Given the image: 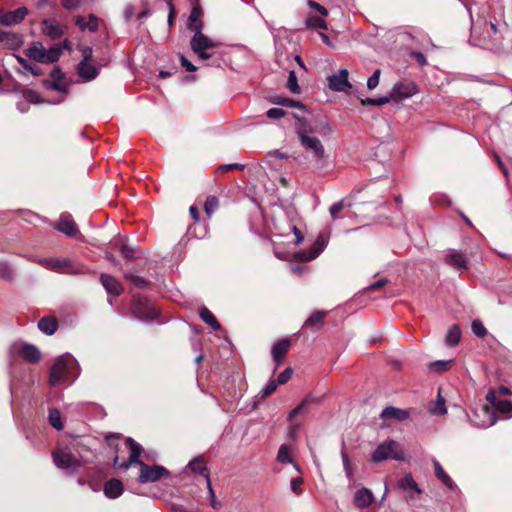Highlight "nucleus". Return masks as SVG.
I'll return each mask as SVG.
<instances>
[{
    "label": "nucleus",
    "instance_id": "nucleus-1",
    "mask_svg": "<svg viewBox=\"0 0 512 512\" xmlns=\"http://www.w3.org/2000/svg\"><path fill=\"white\" fill-rule=\"evenodd\" d=\"M126 445L130 449L129 459L121 464H119V458L116 456L114 458V466L127 470L131 465L137 464L140 467V474L138 477V481L140 483H149L156 482L164 477H168L170 472L163 466L160 465H147L143 461L139 459L143 449L140 444H138L134 439L128 437L126 439Z\"/></svg>",
    "mask_w": 512,
    "mask_h": 512
},
{
    "label": "nucleus",
    "instance_id": "nucleus-2",
    "mask_svg": "<svg viewBox=\"0 0 512 512\" xmlns=\"http://www.w3.org/2000/svg\"><path fill=\"white\" fill-rule=\"evenodd\" d=\"M80 375L77 360L69 353L59 356L50 369L49 383L56 386L62 383H72Z\"/></svg>",
    "mask_w": 512,
    "mask_h": 512
},
{
    "label": "nucleus",
    "instance_id": "nucleus-3",
    "mask_svg": "<svg viewBox=\"0 0 512 512\" xmlns=\"http://www.w3.org/2000/svg\"><path fill=\"white\" fill-rule=\"evenodd\" d=\"M37 263L47 270L56 273H65L71 275L84 274L87 268L83 265H75L70 258H39Z\"/></svg>",
    "mask_w": 512,
    "mask_h": 512
},
{
    "label": "nucleus",
    "instance_id": "nucleus-4",
    "mask_svg": "<svg viewBox=\"0 0 512 512\" xmlns=\"http://www.w3.org/2000/svg\"><path fill=\"white\" fill-rule=\"evenodd\" d=\"M404 450L398 442L386 440L380 443L371 454V461L380 463L385 460H403Z\"/></svg>",
    "mask_w": 512,
    "mask_h": 512
},
{
    "label": "nucleus",
    "instance_id": "nucleus-5",
    "mask_svg": "<svg viewBox=\"0 0 512 512\" xmlns=\"http://www.w3.org/2000/svg\"><path fill=\"white\" fill-rule=\"evenodd\" d=\"M62 53L60 46H53L46 50L42 43L33 42L30 47L25 50L28 58L39 63H54L58 61Z\"/></svg>",
    "mask_w": 512,
    "mask_h": 512
},
{
    "label": "nucleus",
    "instance_id": "nucleus-6",
    "mask_svg": "<svg viewBox=\"0 0 512 512\" xmlns=\"http://www.w3.org/2000/svg\"><path fill=\"white\" fill-rule=\"evenodd\" d=\"M192 51L200 60H208L213 56L211 49L218 47V43L200 31H196L190 41Z\"/></svg>",
    "mask_w": 512,
    "mask_h": 512
},
{
    "label": "nucleus",
    "instance_id": "nucleus-7",
    "mask_svg": "<svg viewBox=\"0 0 512 512\" xmlns=\"http://www.w3.org/2000/svg\"><path fill=\"white\" fill-rule=\"evenodd\" d=\"M307 5L315 9L319 15L308 14L305 18V27L307 29L326 30L328 28L325 18L328 16V10L319 3L309 0Z\"/></svg>",
    "mask_w": 512,
    "mask_h": 512
},
{
    "label": "nucleus",
    "instance_id": "nucleus-8",
    "mask_svg": "<svg viewBox=\"0 0 512 512\" xmlns=\"http://www.w3.org/2000/svg\"><path fill=\"white\" fill-rule=\"evenodd\" d=\"M297 134L301 145L313 154V157L320 160L324 157L325 150L321 141L308 133L306 128L299 127Z\"/></svg>",
    "mask_w": 512,
    "mask_h": 512
},
{
    "label": "nucleus",
    "instance_id": "nucleus-9",
    "mask_svg": "<svg viewBox=\"0 0 512 512\" xmlns=\"http://www.w3.org/2000/svg\"><path fill=\"white\" fill-rule=\"evenodd\" d=\"M132 313L139 320L150 321L158 316V309L147 299L134 297Z\"/></svg>",
    "mask_w": 512,
    "mask_h": 512
},
{
    "label": "nucleus",
    "instance_id": "nucleus-10",
    "mask_svg": "<svg viewBox=\"0 0 512 512\" xmlns=\"http://www.w3.org/2000/svg\"><path fill=\"white\" fill-rule=\"evenodd\" d=\"M55 465L68 473L75 472L80 466L76 457L67 449L59 448L53 452Z\"/></svg>",
    "mask_w": 512,
    "mask_h": 512
},
{
    "label": "nucleus",
    "instance_id": "nucleus-11",
    "mask_svg": "<svg viewBox=\"0 0 512 512\" xmlns=\"http://www.w3.org/2000/svg\"><path fill=\"white\" fill-rule=\"evenodd\" d=\"M9 352L11 354H17L21 356L24 360L30 363H37L41 359V353L39 349L35 345L29 343L14 342L10 346Z\"/></svg>",
    "mask_w": 512,
    "mask_h": 512
},
{
    "label": "nucleus",
    "instance_id": "nucleus-12",
    "mask_svg": "<svg viewBox=\"0 0 512 512\" xmlns=\"http://www.w3.org/2000/svg\"><path fill=\"white\" fill-rule=\"evenodd\" d=\"M486 400L491 404L495 411L504 419L512 418V402L506 399H500L495 391L490 390L486 395Z\"/></svg>",
    "mask_w": 512,
    "mask_h": 512
},
{
    "label": "nucleus",
    "instance_id": "nucleus-13",
    "mask_svg": "<svg viewBox=\"0 0 512 512\" xmlns=\"http://www.w3.org/2000/svg\"><path fill=\"white\" fill-rule=\"evenodd\" d=\"M327 243V239H325L322 235H319L309 250L295 253L294 258L300 262H308L314 260L325 249Z\"/></svg>",
    "mask_w": 512,
    "mask_h": 512
},
{
    "label": "nucleus",
    "instance_id": "nucleus-14",
    "mask_svg": "<svg viewBox=\"0 0 512 512\" xmlns=\"http://www.w3.org/2000/svg\"><path fill=\"white\" fill-rule=\"evenodd\" d=\"M348 70L341 69L338 74H334L328 77L329 88L337 92H347L352 88L351 83L348 80Z\"/></svg>",
    "mask_w": 512,
    "mask_h": 512
},
{
    "label": "nucleus",
    "instance_id": "nucleus-15",
    "mask_svg": "<svg viewBox=\"0 0 512 512\" xmlns=\"http://www.w3.org/2000/svg\"><path fill=\"white\" fill-rule=\"evenodd\" d=\"M445 263L455 268L458 271H465L468 269V258L465 254L456 250H450L445 255Z\"/></svg>",
    "mask_w": 512,
    "mask_h": 512
},
{
    "label": "nucleus",
    "instance_id": "nucleus-16",
    "mask_svg": "<svg viewBox=\"0 0 512 512\" xmlns=\"http://www.w3.org/2000/svg\"><path fill=\"white\" fill-rule=\"evenodd\" d=\"M290 347V340L285 338L277 341L271 350L272 358L276 364V367L280 366L288 353Z\"/></svg>",
    "mask_w": 512,
    "mask_h": 512
},
{
    "label": "nucleus",
    "instance_id": "nucleus-17",
    "mask_svg": "<svg viewBox=\"0 0 512 512\" xmlns=\"http://www.w3.org/2000/svg\"><path fill=\"white\" fill-rule=\"evenodd\" d=\"M26 7H20L14 11L5 12L0 16V23L6 26L20 23L27 15Z\"/></svg>",
    "mask_w": 512,
    "mask_h": 512
},
{
    "label": "nucleus",
    "instance_id": "nucleus-18",
    "mask_svg": "<svg viewBox=\"0 0 512 512\" xmlns=\"http://www.w3.org/2000/svg\"><path fill=\"white\" fill-rule=\"evenodd\" d=\"M410 416L409 410L400 409L393 406L386 407L380 413V418L384 421L395 419L397 421H404Z\"/></svg>",
    "mask_w": 512,
    "mask_h": 512
},
{
    "label": "nucleus",
    "instance_id": "nucleus-19",
    "mask_svg": "<svg viewBox=\"0 0 512 512\" xmlns=\"http://www.w3.org/2000/svg\"><path fill=\"white\" fill-rule=\"evenodd\" d=\"M100 281L109 295L119 296L123 292L121 283L108 274H101Z\"/></svg>",
    "mask_w": 512,
    "mask_h": 512
},
{
    "label": "nucleus",
    "instance_id": "nucleus-20",
    "mask_svg": "<svg viewBox=\"0 0 512 512\" xmlns=\"http://www.w3.org/2000/svg\"><path fill=\"white\" fill-rule=\"evenodd\" d=\"M42 30L44 34L54 40L59 39L64 34L63 26L52 19H44L42 21Z\"/></svg>",
    "mask_w": 512,
    "mask_h": 512
},
{
    "label": "nucleus",
    "instance_id": "nucleus-21",
    "mask_svg": "<svg viewBox=\"0 0 512 512\" xmlns=\"http://www.w3.org/2000/svg\"><path fill=\"white\" fill-rule=\"evenodd\" d=\"M55 228L67 235V236H74L77 231H78V227L76 225V223L74 222V220L71 218L70 215H62L60 220L58 221V223L56 224Z\"/></svg>",
    "mask_w": 512,
    "mask_h": 512
},
{
    "label": "nucleus",
    "instance_id": "nucleus-22",
    "mask_svg": "<svg viewBox=\"0 0 512 512\" xmlns=\"http://www.w3.org/2000/svg\"><path fill=\"white\" fill-rule=\"evenodd\" d=\"M417 92L416 86L412 82H399L392 88V96L400 98H410Z\"/></svg>",
    "mask_w": 512,
    "mask_h": 512
},
{
    "label": "nucleus",
    "instance_id": "nucleus-23",
    "mask_svg": "<svg viewBox=\"0 0 512 512\" xmlns=\"http://www.w3.org/2000/svg\"><path fill=\"white\" fill-rule=\"evenodd\" d=\"M99 18L93 14H90L86 19L83 16H77L75 19L76 25L82 30H89L90 32H96L99 28Z\"/></svg>",
    "mask_w": 512,
    "mask_h": 512
},
{
    "label": "nucleus",
    "instance_id": "nucleus-24",
    "mask_svg": "<svg viewBox=\"0 0 512 512\" xmlns=\"http://www.w3.org/2000/svg\"><path fill=\"white\" fill-rule=\"evenodd\" d=\"M373 498V493L369 489L362 488L355 492L354 503L358 508L365 509L370 506Z\"/></svg>",
    "mask_w": 512,
    "mask_h": 512
},
{
    "label": "nucleus",
    "instance_id": "nucleus-25",
    "mask_svg": "<svg viewBox=\"0 0 512 512\" xmlns=\"http://www.w3.org/2000/svg\"><path fill=\"white\" fill-rule=\"evenodd\" d=\"M123 493V484L118 479H110L104 485V494L110 499L118 498Z\"/></svg>",
    "mask_w": 512,
    "mask_h": 512
},
{
    "label": "nucleus",
    "instance_id": "nucleus-26",
    "mask_svg": "<svg viewBox=\"0 0 512 512\" xmlns=\"http://www.w3.org/2000/svg\"><path fill=\"white\" fill-rule=\"evenodd\" d=\"M78 74L85 81H91L98 76L99 70L90 62L81 61L78 64Z\"/></svg>",
    "mask_w": 512,
    "mask_h": 512
},
{
    "label": "nucleus",
    "instance_id": "nucleus-27",
    "mask_svg": "<svg viewBox=\"0 0 512 512\" xmlns=\"http://www.w3.org/2000/svg\"><path fill=\"white\" fill-rule=\"evenodd\" d=\"M187 468L204 476L207 480V486H210L209 471L203 457L200 456L191 460L188 463Z\"/></svg>",
    "mask_w": 512,
    "mask_h": 512
},
{
    "label": "nucleus",
    "instance_id": "nucleus-28",
    "mask_svg": "<svg viewBox=\"0 0 512 512\" xmlns=\"http://www.w3.org/2000/svg\"><path fill=\"white\" fill-rule=\"evenodd\" d=\"M432 463L434 466V472L435 476L438 480H440L443 485H445L448 489L453 490L456 485L454 481L450 478V476L444 471L439 461H437L435 458L432 459Z\"/></svg>",
    "mask_w": 512,
    "mask_h": 512
},
{
    "label": "nucleus",
    "instance_id": "nucleus-29",
    "mask_svg": "<svg viewBox=\"0 0 512 512\" xmlns=\"http://www.w3.org/2000/svg\"><path fill=\"white\" fill-rule=\"evenodd\" d=\"M23 97H24V101L19 102L17 104V108L21 113H25L28 111L30 103H39L40 102L39 94L32 90H24Z\"/></svg>",
    "mask_w": 512,
    "mask_h": 512
},
{
    "label": "nucleus",
    "instance_id": "nucleus-30",
    "mask_svg": "<svg viewBox=\"0 0 512 512\" xmlns=\"http://www.w3.org/2000/svg\"><path fill=\"white\" fill-rule=\"evenodd\" d=\"M200 17H201L200 9L197 7H194L191 10L190 15L188 17V29L193 31L194 34L196 33V31L202 32V30H203V22Z\"/></svg>",
    "mask_w": 512,
    "mask_h": 512
},
{
    "label": "nucleus",
    "instance_id": "nucleus-31",
    "mask_svg": "<svg viewBox=\"0 0 512 512\" xmlns=\"http://www.w3.org/2000/svg\"><path fill=\"white\" fill-rule=\"evenodd\" d=\"M38 328L47 335H53L58 328V322L53 317L45 316L39 320Z\"/></svg>",
    "mask_w": 512,
    "mask_h": 512
},
{
    "label": "nucleus",
    "instance_id": "nucleus-32",
    "mask_svg": "<svg viewBox=\"0 0 512 512\" xmlns=\"http://www.w3.org/2000/svg\"><path fill=\"white\" fill-rule=\"evenodd\" d=\"M428 410L432 415H444L447 413L445 399L441 396V388L438 389L436 400L429 404Z\"/></svg>",
    "mask_w": 512,
    "mask_h": 512
},
{
    "label": "nucleus",
    "instance_id": "nucleus-33",
    "mask_svg": "<svg viewBox=\"0 0 512 512\" xmlns=\"http://www.w3.org/2000/svg\"><path fill=\"white\" fill-rule=\"evenodd\" d=\"M0 43L10 46H18L21 43V37L0 28Z\"/></svg>",
    "mask_w": 512,
    "mask_h": 512
},
{
    "label": "nucleus",
    "instance_id": "nucleus-34",
    "mask_svg": "<svg viewBox=\"0 0 512 512\" xmlns=\"http://www.w3.org/2000/svg\"><path fill=\"white\" fill-rule=\"evenodd\" d=\"M200 318L207 323L212 329H220V324L213 313L206 307H202L199 312Z\"/></svg>",
    "mask_w": 512,
    "mask_h": 512
},
{
    "label": "nucleus",
    "instance_id": "nucleus-35",
    "mask_svg": "<svg viewBox=\"0 0 512 512\" xmlns=\"http://www.w3.org/2000/svg\"><path fill=\"white\" fill-rule=\"evenodd\" d=\"M398 487L402 490L411 489L418 494L421 493V490L419 489L418 484L413 479V477L410 473H407L402 479L399 480Z\"/></svg>",
    "mask_w": 512,
    "mask_h": 512
},
{
    "label": "nucleus",
    "instance_id": "nucleus-36",
    "mask_svg": "<svg viewBox=\"0 0 512 512\" xmlns=\"http://www.w3.org/2000/svg\"><path fill=\"white\" fill-rule=\"evenodd\" d=\"M460 338H461L460 329L458 328V326L453 325L449 328V330L446 334L445 341L448 346L453 347L459 343Z\"/></svg>",
    "mask_w": 512,
    "mask_h": 512
},
{
    "label": "nucleus",
    "instance_id": "nucleus-37",
    "mask_svg": "<svg viewBox=\"0 0 512 512\" xmlns=\"http://www.w3.org/2000/svg\"><path fill=\"white\" fill-rule=\"evenodd\" d=\"M325 317V312L323 311H315L312 313L308 319L304 323V327H321L323 325V319Z\"/></svg>",
    "mask_w": 512,
    "mask_h": 512
},
{
    "label": "nucleus",
    "instance_id": "nucleus-38",
    "mask_svg": "<svg viewBox=\"0 0 512 512\" xmlns=\"http://www.w3.org/2000/svg\"><path fill=\"white\" fill-rule=\"evenodd\" d=\"M49 423L56 430L60 431L63 429V423L61 421V414L57 409H50L48 415Z\"/></svg>",
    "mask_w": 512,
    "mask_h": 512
},
{
    "label": "nucleus",
    "instance_id": "nucleus-39",
    "mask_svg": "<svg viewBox=\"0 0 512 512\" xmlns=\"http://www.w3.org/2000/svg\"><path fill=\"white\" fill-rule=\"evenodd\" d=\"M351 207V202L346 199H342L339 202L334 203L330 206L329 212L333 220L337 218L338 213H340L344 208Z\"/></svg>",
    "mask_w": 512,
    "mask_h": 512
},
{
    "label": "nucleus",
    "instance_id": "nucleus-40",
    "mask_svg": "<svg viewBox=\"0 0 512 512\" xmlns=\"http://www.w3.org/2000/svg\"><path fill=\"white\" fill-rule=\"evenodd\" d=\"M341 458L343 462V468L348 480H352L354 477V466L349 460V457L344 449L341 450Z\"/></svg>",
    "mask_w": 512,
    "mask_h": 512
},
{
    "label": "nucleus",
    "instance_id": "nucleus-41",
    "mask_svg": "<svg viewBox=\"0 0 512 512\" xmlns=\"http://www.w3.org/2000/svg\"><path fill=\"white\" fill-rule=\"evenodd\" d=\"M312 402H313V398H311L309 396L304 398L298 406H296L293 410H291V412L288 415V421L292 422L294 417L296 415H298L299 413H301Z\"/></svg>",
    "mask_w": 512,
    "mask_h": 512
},
{
    "label": "nucleus",
    "instance_id": "nucleus-42",
    "mask_svg": "<svg viewBox=\"0 0 512 512\" xmlns=\"http://www.w3.org/2000/svg\"><path fill=\"white\" fill-rule=\"evenodd\" d=\"M218 206H219V201H218L217 197H215V196L207 197L205 204H204V209H205V213L207 214V216L211 217L212 214L217 210Z\"/></svg>",
    "mask_w": 512,
    "mask_h": 512
},
{
    "label": "nucleus",
    "instance_id": "nucleus-43",
    "mask_svg": "<svg viewBox=\"0 0 512 512\" xmlns=\"http://www.w3.org/2000/svg\"><path fill=\"white\" fill-rule=\"evenodd\" d=\"M272 102L275 103V104L281 105V106H285V107L303 108V105L299 101L288 99V98H284V97H281V96L274 97L272 99Z\"/></svg>",
    "mask_w": 512,
    "mask_h": 512
},
{
    "label": "nucleus",
    "instance_id": "nucleus-44",
    "mask_svg": "<svg viewBox=\"0 0 512 512\" xmlns=\"http://www.w3.org/2000/svg\"><path fill=\"white\" fill-rule=\"evenodd\" d=\"M287 88L293 94L300 93V87L298 85L297 76H296V73L293 70H291L289 72L288 80H287Z\"/></svg>",
    "mask_w": 512,
    "mask_h": 512
},
{
    "label": "nucleus",
    "instance_id": "nucleus-45",
    "mask_svg": "<svg viewBox=\"0 0 512 512\" xmlns=\"http://www.w3.org/2000/svg\"><path fill=\"white\" fill-rule=\"evenodd\" d=\"M126 278L136 287L140 288V289H145L148 287L149 285V281L146 280L145 278L141 277V276H138V275H133V274H127L126 275Z\"/></svg>",
    "mask_w": 512,
    "mask_h": 512
},
{
    "label": "nucleus",
    "instance_id": "nucleus-46",
    "mask_svg": "<svg viewBox=\"0 0 512 512\" xmlns=\"http://www.w3.org/2000/svg\"><path fill=\"white\" fill-rule=\"evenodd\" d=\"M452 364V360H438L430 364V370L435 372H444L449 369Z\"/></svg>",
    "mask_w": 512,
    "mask_h": 512
},
{
    "label": "nucleus",
    "instance_id": "nucleus-47",
    "mask_svg": "<svg viewBox=\"0 0 512 512\" xmlns=\"http://www.w3.org/2000/svg\"><path fill=\"white\" fill-rule=\"evenodd\" d=\"M483 412L487 416V420H483L481 423L475 422V425L481 427H490L496 423V416L493 412H491L488 408H483Z\"/></svg>",
    "mask_w": 512,
    "mask_h": 512
},
{
    "label": "nucleus",
    "instance_id": "nucleus-48",
    "mask_svg": "<svg viewBox=\"0 0 512 512\" xmlns=\"http://www.w3.org/2000/svg\"><path fill=\"white\" fill-rule=\"evenodd\" d=\"M472 332L480 338H483L487 334V330L480 320H474L471 325Z\"/></svg>",
    "mask_w": 512,
    "mask_h": 512
},
{
    "label": "nucleus",
    "instance_id": "nucleus-49",
    "mask_svg": "<svg viewBox=\"0 0 512 512\" xmlns=\"http://www.w3.org/2000/svg\"><path fill=\"white\" fill-rule=\"evenodd\" d=\"M277 460L281 463H290L291 458L289 455V449L287 445L283 444L280 446L278 454H277Z\"/></svg>",
    "mask_w": 512,
    "mask_h": 512
},
{
    "label": "nucleus",
    "instance_id": "nucleus-50",
    "mask_svg": "<svg viewBox=\"0 0 512 512\" xmlns=\"http://www.w3.org/2000/svg\"><path fill=\"white\" fill-rule=\"evenodd\" d=\"M380 69H376L373 74L368 78L367 80V88L369 90H373L375 89L378 84H379V79H380Z\"/></svg>",
    "mask_w": 512,
    "mask_h": 512
},
{
    "label": "nucleus",
    "instance_id": "nucleus-51",
    "mask_svg": "<svg viewBox=\"0 0 512 512\" xmlns=\"http://www.w3.org/2000/svg\"><path fill=\"white\" fill-rule=\"evenodd\" d=\"M278 383L274 380H270L261 390L262 397H267L277 389Z\"/></svg>",
    "mask_w": 512,
    "mask_h": 512
},
{
    "label": "nucleus",
    "instance_id": "nucleus-52",
    "mask_svg": "<svg viewBox=\"0 0 512 512\" xmlns=\"http://www.w3.org/2000/svg\"><path fill=\"white\" fill-rule=\"evenodd\" d=\"M168 6L169 13H168V25L172 27L174 25V19L176 17V9L173 4V0H164Z\"/></svg>",
    "mask_w": 512,
    "mask_h": 512
},
{
    "label": "nucleus",
    "instance_id": "nucleus-53",
    "mask_svg": "<svg viewBox=\"0 0 512 512\" xmlns=\"http://www.w3.org/2000/svg\"><path fill=\"white\" fill-rule=\"evenodd\" d=\"M121 254L126 259H134V258L137 257L136 250L133 247H130V246L126 245V244H123L121 246Z\"/></svg>",
    "mask_w": 512,
    "mask_h": 512
},
{
    "label": "nucleus",
    "instance_id": "nucleus-54",
    "mask_svg": "<svg viewBox=\"0 0 512 512\" xmlns=\"http://www.w3.org/2000/svg\"><path fill=\"white\" fill-rule=\"evenodd\" d=\"M12 275L13 273L10 266L5 262H0V277L3 279H11Z\"/></svg>",
    "mask_w": 512,
    "mask_h": 512
},
{
    "label": "nucleus",
    "instance_id": "nucleus-55",
    "mask_svg": "<svg viewBox=\"0 0 512 512\" xmlns=\"http://www.w3.org/2000/svg\"><path fill=\"white\" fill-rule=\"evenodd\" d=\"M285 114H286V112L281 108H271L267 111V116L270 119H274V120L282 118Z\"/></svg>",
    "mask_w": 512,
    "mask_h": 512
},
{
    "label": "nucleus",
    "instance_id": "nucleus-56",
    "mask_svg": "<svg viewBox=\"0 0 512 512\" xmlns=\"http://www.w3.org/2000/svg\"><path fill=\"white\" fill-rule=\"evenodd\" d=\"M292 369L291 368H286L284 371H282L279 376H278V379H277V383L278 384H285L292 376Z\"/></svg>",
    "mask_w": 512,
    "mask_h": 512
},
{
    "label": "nucleus",
    "instance_id": "nucleus-57",
    "mask_svg": "<svg viewBox=\"0 0 512 512\" xmlns=\"http://www.w3.org/2000/svg\"><path fill=\"white\" fill-rule=\"evenodd\" d=\"M180 63L183 68H185L188 72H194L197 70V67L190 62L184 55H180Z\"/></svg>",
    "mask_w": 512,
    "mask_h": 512
},
{
    "label": "nucleus",
    "instance_id": "nucleus-58",
    "mask_svg": "<svg viewBox=\"0 0 512 512\" xmlns=\"http://www.w3.org/2000/svg\"><path fill=\"white\" fill-rule=\"evenodd\" d=\"M82 52L83 59L81 61H87L90 62L93 57V50L89 46H84L80 48Z\"/></svg>",
    "mask_w": 512,
    "mask_h": 512
},
{
    "label": "nucleus",
    "instance_id": "nucleus-59",
    "mask_svg": "<svg viewBox=\"0 0 512 512\" xmlns=\"http://www.w3.org/2000/svg\"><path fill=\"white\" fill-rule=\"evenodd\" d=\"M303 482V479L301 477H298V478H295L291 481L290 483V486H291V490L296 493V494H301V484Z\"/></svg>",
    "mask_w": 512,
    "mask_h": 512
},
{
    "label": "nucleus",
    "instance_id": "nucleus-60",
    "mask_svg": "<svg viewBox=\"0 0 512 512\" xmlns=\"http://www.w3.org/2000/svg\"><path fill=\"white\" fill-rule=\"evenodd\" d=\"M388 102H389V98L388 97L367 98L366 99V103L371 104V105H375V106H380V105L386 104Z\"/></svg>",
    "mask_w": 512,
    "mask_h": 512
},
{
    "label": "nucleus",
    "instance_id": "nucleus-61",
    "mask_svg": "<svg viewBox=\"0 0 512 512\" xmlns=\"http://www.w3.org/2000/svg\"><path fill=\"white\" fill-rule=\"evenodd\" d=\"M290 229L293 231L295 236V244H299L303 241L304 236L302 235L301 231L297 228L295 224L290 225Z\"/></svg>",
    "mask_w": 512,
    "mask_h": 512
},
{
    "label": "nucleus",
    "instance_id": "nucleus-62",
    "mask_svg": "<svg viewBox=\"0 0 512 512\" xmlns=\"http://www.w3.org/2000/svg\"><path fill=\"white\" fill-rule=\"evenodd\" d=\"M82 0H63L62 1V4L63 6L68 9V10H72V9H76L77 6L80 4Z\"/></svg>",
    "mask_w": 512,
    "mask_h": 512
},
{
    "label": "nucleus",
    "instance_id": "nucleus-63",
    "mask_svg": "<svg viewBox=\"0 0 512 512\" xmlns=\"http://www.w3.org/2000/svg\"><path fill=\"white\" fill-rule=\"evenodd\" d=\"M386 283H387V279L382 278V279H379V280L373 282L372 284H370L368 286V289L369 290H377V289L384 287L386 285Z\"/></svg>",
    "mask_w": 512,
    "mask_h": 512
},
{
    "label": "nucleus",
    "instance_id": "nucleus-64",
    "mask_svg": "<svg viewBox=\"0 0 512 512\" xmlns=\"http://www.w3.org/2000/svg\"><path fill=\"white\" fill-rule=\"evenodd\" d=\"M26 72L31 73L32 75L38 76L41 74V69L38 65L30 63L29 66L25 69Z\"/></svg>",
    "mask_w": 512,
    "mask_h": 512
}]
</instances>
